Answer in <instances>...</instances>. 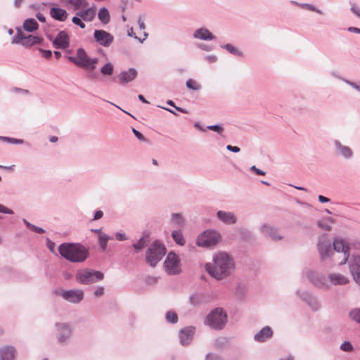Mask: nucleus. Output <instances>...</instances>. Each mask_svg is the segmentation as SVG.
I'll return each instance as SVG.
<instances>
[{"mask_svg":"<svg viewBox=\"0 0 360 360\" xmlns=\"http://www.w3.org/2000/svg\"><path fill=\"white\" fill-rule=\"evenodd\" d=\"M233 269V260L226 252H218L214 256L213 262L205 265L208 274L217 280L226 277Z\"/></svg>","mask_w":360,"mask_h":360,"instance_id":"1","label":"nucleus"},{"mask_svg":"<svg viewBox=\"0 0 360 360\" xmlns=\"http://www.w3.org/2000/svg\"><path fill=\"white\" fill-rule=\"evenodd\" d=\"M319 250L322 259L331 257L334 262L339 264H345L349 256L347 243L343 239H335L333 242V250L330 246L321 243Z\"/></svg>","mask_w":360,"mask_h":360,"instance_id":"2","label":"nucleus"},{"mask_svg":"<svg viewBox=\"0 0 360 360\" xmlns=\"http://www.w3.org/2000/svg\"><path fill=\"white\" fill-rule=\"evenodd\" d=\"M58 251L63 257L71 262H83L89 257L88 249L79 243H63Z\"/></svg>","mask_w":360,"mask_h":360,"instance_id":"3","label":"nucleus"},{"mask_svg":"<svg viewBox=\"0 0 360 360\" xmlns=\"http://www.w3.org/2000/svg\"><path fill=\"white\" fill-rule=\"evenodd\" d=\"M227 322V314L222 308H216L207 316L205 323L213 329H222Z\"/></svg>","mask_w":360,"mask_h":360,"instance_id":"4","label":"nucleus"},{"mask_svg":"<svg viewBox=\"0 0 360 360\" xmlns=\"http://www.w3.org/2000/svg\"><path fill=\"white\" fill-rule=\"evenodd\" d=\"M166 253L163 244L154 242L146 252V262L151 266H155Z\"/></svg>","mask_w":360,"mask_h":360,"instance_id":"5","label":"nucleus"},{"mask_svg":"<svg viewBox=\"0 0 360 360\" xmlns=\"http://www.w3.org/2000/svg\"><path fill=\"white\" fill-rule=\"evenodd\" d=\"M69 60L78 67L89 70H94L98 63L97 58H89L83 49L77 51L75 57H69Z\"/></svg>","mask_w":360,"mask_h":360,"instance_id":"6","label":"nucleus"},{"mask_svg":"<svg viewBox=\"0 0 360 360\" xmlns=\"http://www.w3.org/2000/svg\"><path fill=\"white\" fill-rule=\"evenodd\" d=\"M77 281L82 284H89L103 278V274L98 271L82 269L76 274Z\"/></svg>","mask_w":360,"mask_h":360,"instance_id":"7","label":"nucleus"},{"mask_svg":"<svg viewBox=\"0 0 360 360\" xmlns=\"http://www.w3.org/2000/svg\"><path fill=\"white\" fill-rule=\"evenodd\" d=\"M42 41L43 39L39 36L26 34L21 30H18L13 42L20 44L25 47H31L34 45L40 44Z\"/></svg>","mask_w":360,"mask_h":360,"instance_id":"8","label":"nucleus"},{"mask_svg":"<svg viewBox=\"0 0 360 360\" xmlns=\"http://www.w3.org/2000/svg\"><path fill=\"white\" fill-rule=\"evenodd\" d=\"M219 240V235L216 231H205L200 235L196 244L200 247L208 248L216 245Z\"/></svg>","mask_w":360,"mask_h":360,"instance_id":"9","label":"nucleus"},{"mask_svg":"<svg viewBox=\"0 0 360 360\" xmlns=\"http://www.w3.org/2000/svg\"><path fill=\"white\" fill-rule=\"evenodd\" d=\"M164 266L166 272L169 275H174L181 272L180 259L175 253L169 252L165 261Z\"/></svg>","mask_w":360,"mask_h":360,"instance_id":"10","label":"nucleus"},{"mask_svg":"<svg viewBox=\"0 0 360 360\" xmlns=\"http://www.w3.org/2000/svg\"><path fill=\"white\" fill-rule=\"evenodd\" d=\"M53 45L56 49H65L68 48L70 38L68 33L65 31H60L53 41Z\"/></svg>","mask_w":360,"mask_h":360,"instance_id":"11","label":"nucleus"},{"mask_svg":"<svg viewBox=\"0 0 360 360\" xmlns=\"http://www.w3.org/2000/svg\"><path fill=\"white\" fill-rule=\"evenodd\" d=\"M94 37L101 45L104 46H109L113 41L111 34L101 30L94 32Z\"/></svg>","mask_w":360,"mask_h":360,"instance_id":"12","label":"nucleus"},{"mask_svg":"<svg viewBox=\"0 0 360 360\" xmlns=\"http://www.w3.org/2000/svg\"><path fill=\"white\" fill-rule=\"evenodd\" d=\"M62 296L69 302L77 303L83 299L84 293L80 290H68L63 292Z\"/></svg>","mask_w":360,"mask_h":360,"instance_id":"13","label":"nucleus"},{"mask_svg":"<svg viewBox=\"0 0 360 360\" xmlns=\"http://www.w3.org/2000/svg\"><path fill=\"white\" fill-rule=\"evenodd\" d=\"M195 328L187 327L179 332V338L182 345H188L191 342L194 335Z\"/></svg>","mask_w":360,"mask_h":360,"instance_id":"14","label":"nucleus"},{"mask_svg":"<svg viewBox=\"0 0 360 360\" xmlns=\"http://www.w3.org/2000/svg\"><path fill=\"white\" fill-rule=\"evenodd\" d=\"M50 15L53 19L60 22L65 21L68 17V13L65 10L58 7L51 8Z\"/></svg>","mask_w":360,"mask_h":360,"instance_id":"15","label":"nucleus"},{"mask_svg":"<svg viewBox=\"0 0 360 360\" xmlns=\"http://www.w3.org/2000/svg\"><path fill=\"white\" fill-rule=\"evenodd\" d=\"M96 13L95 7H91L85 10L77 13V15L79 16L83 20L91 22L92 21Z\"/></svg>","mask_w":360,"mask_h":360,"instance_id":"16","label":"nucleus"},{"mask_svg":"<svg viewBox=\"0 0 360 360\" xmlns=\"http://www.w3.org/2000/svg\"><path fill=\"white\" fill-rule=\"evenodd\" d=\"M136 75V70L134 68H130L128 71L121 72L118 77L120 83L126 84L132 81Z\"/></svg>","mask_w":360,"mask_h":360,"instance_id":"17","label":"nucleus"},{"mask_svg":"<svg viewBox=\"0 0 360 360\" xmlns=\"http://www.w3.org/2000/svg\"><path fill=\"white\" fill-rule=\"evenodd\" d=\"M273 335V331L270 327L266 326L263 328L259 333H257L255 339L257 342H264L270 338Z\"/></svg>","mask_w":360,"mask_h":360,"instance_id":"18","label":"nucleus"},{"mask_svg":"<svg viewBox=\"0 0 360 360\" xmlns=\"http://www.w3.org/2000/svg\"><path fill=\"white\" fill-rule=\"evenodd\" d=\"M351 272L354 280L360 284V256L354 258L353 264L351 266Z\"/></svg>","mask_w":360,"mask_h":360,"instance_id":"19","label":"nucleus"},{"mask_svg":"<svg viewBox=\"0 0 360 360\" xmlns=\"http://www.w3.org/2000/svg\"><path fill=\"white\" fill-rule=\"evenodd\" d=\"M58 328L60 330V334L59 335V341L61 342H65L71 334V330L70 327L65 323H59L57 325Z\"/></svg>","mask_w":360,"mask_h":360,"instance_id":"20","label":"nucleus"},{"mask_svg":"<svg viewBox=\"0 0 360 360\" xmlns=\"http://www.w3.org/2000/svg\"><path fill=\"white\" fill-rule=\"evenodd\" d=\"M15 349L12 347H6L0 350V360H14Z\"/></svg>","mask_w":360,"mask_h":360,"instance_id":"21","label":"nucleus"},{"mask_svg":"<svg viewBox=\"0 0 360 360\" xmlns=\"http://www.w3.org/2000/svg\"><path fill=\"white\" fill-rule=\"evenodd\" d=\"M217 216L223 222L228 224H234L236 221V217L231 212L219 211L217 212Z\"/></svg>","mask_w":360,"mask_h":360,"instance_id":"22","label":"nucleus"},{"mask_svg":"<svg viewBox=\"0 0 360 360\" xmlns=\"http://www.w3.org/2000/svg\"><path fill=\"white\" fill-rule=\"evenodd\" d=\"M194 37L203 40H211L214 38L212 34L207 29L200 28L194 33Z\"/></svg>","mask_w":360,"mask_h":360,"instance_id":"23","label":"nucleus"},{"mask_svg":"<svg viewBox=\"0 0 360 360\" xmlns=\"http://www.w3.org/2000/svg\"><path fill=\"white\" fill-rule=\"evenodd\" d=\"M328 279L333 285H344L349 282L347 278L340 274H330L328 276Z\"/></svg>","mask_w":360,"mask_h":360,"instance_id":"24","label":"nucleus"},{"mask_svg":"<svg viewBox=\"0 0 360 360\" xmlns=\"http://www.w3.org/2000/svg\"><path fill=\"white\" fill-rule=\"evenodd\" d=\"M262 229L264 233L269 235L273 240H280L282 238L277 231L270 226L264 225Z\"/></svg>","mask_w":360,"mask_h":360,"instance_id":"25","label":"nucleus"},{"mask_svg":"<svg viewBox=\"0 0 360 360\" xmlns=\"http://www.w3.org/2000/svg\"><path fill=\"white\" fill-rule=\"evenodd\" d=\"M66 4H70L74 10H79L87 7L86 0H65Z\"/></svg>","mask_w":360,"mask_h":360,"instance_id":"26","label":"nucleus"},{"mask_svg":"<svg viewBox=\"0 0 360 360\" xmlns=\"http://www.w3.org/2000/svg\"><path fill=\"white\" fill-rule=\"evenodd\" d=\"M39 25L37 22L33 19H27L23 23V28L25 30L28 32H33L38 29Z\"/></svg>","mask_w":360,"mask_h":360,"instance_id":"27","label":"nucleus"},{"mask_svg":"<svg viewBox=\"0 0 360 360\" xmlns=\"http://www.w3.org/2000/svg\"><path fill=\"white\" fill-rule=\"evenodd\" d=\"M98 16L99 20L105 24L110 21V15L108 11L105 8H103L99 11Z\"/></svg>","mask_w":360,"mask_h":360,"instance_id":"28","label":"nucleus"},{"mask_svg":"<svg viewBox=\"0 0 360 360\" xmlns=\"http://www.w3.org/2000/svg\"><path fill=\"white\" fill-rule=\"evenodd\" d=\"M336 146L338 147L339 152L345 158H349L352 155V151L349 148L342 146L340 143L336 141Z\"/></svg>","mask_w":360,"mask_h":360,"instance_id":"29","label":"nucleus"},{"mask_svg":"<svg viewBox=\"0 0 360 360\" xmlns=\"http://www.w3.org/2000/svg\"><path fill=\"white\" fill-rule=\"evenodd\" d=\"M172 236L173 239L177 244L180 245H184L185 240L182 236V233L180 231H174L172 233Z\"/></svg>","mask_w":360,"mask_h":360,"instance_id":"30","label":"nucleus"},{"mask_svg":"<svg viewBox=\"0 0 360 360\" xmlns=\"http://www.w3.org/2000/svg\"><path fill=\"white\" fill-rule=\"evenodd\" d=\"M148 241V236H145L140 238V240L134 244V248L136 250H141L145 247L146 243Z\"/></svg>","mask_w":360,"mask_h":360,"instance_id":"31","label":"nucleus"},{"mask_svg":"<svg viewBox=\"0 0 360 360\" xmlns=\"http://www.w3.org/2000/svg\"><path fill=\"white\" fill-rule=\"evenodd\" d=\"M99 244L103 250H105L109 238L104 233H100L98 236Z\"/></svg>","mask_w":360,"mask_h":360,"instance_id":"32","label":"nucleus"},{"mask_svg":"<svg viewBox=\"0 0 360 360\" xmlns=\"http://www.w3.org/2000/svg\"><path fill=\"white\" fill-rule=\"evenodd\" d=\"M101 72L103 75H111L113 72V65L108 63H106L101 70Z\"/></svg>","mask_w":360,"mask_h":360,"instance_id":"33","label":"nucleus"},{"mask_svg":"<svg viewBox=\"0 0 360 360\" xmlns=\"http://www.w3.org/2000/svg\"><path fill=\"white\" fill-rule=\"evenodd\" d=\"M167 321L169 323H176L178 321V316L174 311H168L166 314Z\"/></svg>","mask_w":360,"mask_h":360,"instance_id":"34","label":"nucleus"},{"mask_svg":"<svg viewBox=\"0 0 360 360\" xmlns=\"http://www.w3.org/2000/svg\"><path fill=\"white\" fill-rule=\"evenodd\" d=\"M186 86L192 90H198L200 89V85L193 79H188L186 82Z\"/></svg>","mask_w":360,"mask_h":360,"instance_id":"35","label":"nucleus"},{"mask_svg":"<svg viewBox=\"0 0 360 360\" xmlns=\"http://www.w3.org/2000/svg\"><path fill=\"white\" fill-rule=\"evenodd\" d=\"M350 317L355 321L360 323V308L359 309L352 310L350 312Z\"/></svg>","mask_w":360,"mask_h":360,"instance_id":"36","label":"nucleus"},{"mask_svg":"<svg viewBox=\"0 0 360 360\" xmlns=\"http://www.w3.org/2000/svg\"><path fill=\"white\" fill-rule=\"evenodd\" d=\"M72 22L75 25L81 27L82 29L85 28V24L82 22V18L78 15L73 17L72 19Z\"/></svg>","mask_w":360,"mask_h":360,"instance_id":"37","label":"nucleus"},{"mask_svg":"<svg viewBox=\"0 0 360 360\" xmlns=\"http://www.w3.org/2000/svg\"><path fill=\"white\" fill-rule=\"evenodd\" d=\"M172 221L177 225H181L184 220L181 215H179L178 214H175L173 215Z\"/></svg>","mask_w":360,"mask_h":360,"instance_id":"38","label":"nucleus"},{"mask_svg":"<svg viewBox=\"0 0 360 360\" xmlns=\"http://www.w3.org/2000/svg\"><path fill=\"white\" fill-rule=\"evenodd\" d=\"M25 224H27V227L30 228V229H32L33 231H34L35 232L37 233H44V230L41 228H39V227H37L35 226L34 225H32L31 224L28 223L27 221L25 220Z\"/></svg>","mask_w":360,"mask_h":360,"instance_id":"39","label":"nucleus"},{"mask_svg":"<svg viewBox=\"0 0 360 360\" xmlns=\"http://www.w3.org/2000/svg\"><path fill=\"white\" fill-rule=\"evenodd\" d=\"M352 345L348 342H345L341 345V349L346 352L352 351Z\"/></svg>","mask_w":360,"mask_h":360,"instance_id":"40","label":"nucleus"},{"mask_svg":"<svg viewBox=\"0 0 360 360\" xmlns=\"http://www.w3.org/2000/svg\"><path fill=\"white\" fill-rule=\"evenodd\" d=\"M207 129H209L210 130L214 131H217L219 134H221L223 131V128L219 125L208 126Z\"/></svg>","mask_w":360,"mask_h":360,"instance_id":"41","label":"nucleus"},{"mask_svg":"<svg viewBox=\"0 0 360 360\" xmlns=\"http://www.w3.org/2000/svg\"><path fill=\"white\" fill-rule=\"evenodd\" d=\"M39 51L41 53L42 56L47 59L50 58L52 55V52L49 50H44L40 49Z\"/></svg>","mask_w":360,"mask_h":360,"instance_id":"42","label":"nucleus"},{"mask_svg":"<svg viewBox=\"0 0 360 360\" xmlns=\"http://www.w3.org/2000/svg\"><path fill=\"white\" fill-rule=\"evenodd\" d=\"M132 131L134 133V134L136 136V137L139 139L140 141H146V139L145 137L142 135L141 133H140L139 131H137L136 129H132Z\"/></svg>","mask_w":360,"mask_h":360,"instance_id":"43","label":"nucleus"},{"mask_svg":"<svg viewBox=\"0 0 360 360\" xmlns=\"http://www.w3.org/2000/svg\"><path fill=\"white\" fill-rule=\"evenodd\" d=\"M0 212L10 214L13 213V212L11 210L6 207L5 206H4L1 204H0Z\"/></svg>","mask_w":360,"mask_h":360,"instance_id":"44","label":"nucleus"},{"mask_svg":"<svg viewBox=\"0 0 360 360\" xmlns=\"http://www.w3.org/2000/svg\"><path fill=\"white\" fill-rule=\"evenodd\" d=\"M319 226H321L323 229L326 231H330L331 229V226L330 224L326 223V221H322L319 224Z\"/></svg>","mask_w":360,"mask_h":360,"instance_id":"45","label":"nucleus"},{"mask_svg":"<svg viewBox=\"0 0 360 360\" xmlns=\"http://www.w3.org/2000/svg\"><path fill=\"white\" fill-rule=\"evenodd\" d=\"M226 148H227V150L234 152V153H238L240 151V148L238 146H232L231 145H228L226 146Z\"/></svg>","mask_w":360,"mask_h":360,"instance_id":"46","label":"nucleus"},{"mask_svg":"<svg viewBox=\"0 0 360 360\" xmlns=\"http://www.w3.org/2000/svg\"><path fill=\"white\" fill-rule=\"evenodd\" d=\"M103 215V212L101 210H98L95 212L94 220H98L101 219Z\"/></svg>","mask_w":360,"mask_h":360,"instance_id":"47","label":"nucleus"},{"mask_svg":"<svg viewBox=\"0 0 360 360\" xmlns=\"http://www.w3.org/2000/svg\"><path fill=\"white\" fill-rule=\"evenodd\" d=\"M104 289L102 287H100L96 290L94 292V295L96 297L101 296L103 294Z\"/></svg>","mask_w":360,"mask_h":360,"instance_id":"48","label":"nucleus"},{"mask_svg":"<svg viewBox=\"0 0 360 360\" xmlns=\"http://www.w3.org/2000/svg\"><path fill=\"white\" fill-rule=\"evenodd\" d=\"M115 237L118 240H124L127 239L124 233H117Z\"/></svg>","mask_w":360,"mask_h":360,"instance_id":"49","label":"nucleus"},{"mask_svg":"<svg viewBox=\"0 0 360 360\" xmlns=\"http://www.w3.org/2000/svg\"><path fill=\"white\" fill-rule=\"evenodd\" d=\"M138 24H139V28L141 30H145V28H146L145 23H144L143 20L141 19V18H139Z\"/></svg>","mask_w":360,"mask_h":360,"instance_id":"50","label":"nucleus"},{"mask_svg":"<svg viewBox=\"0 0 360 360\" xmlns=\"http://www.w3.org/2000/svg\"><path fill=\"white\" fill-rule=\"evenodd\" d=\"M226 49L231 53H235L236 52V49L233 46H231V44H227L226 45Z\"/></svg>","mask_w":360,"mask_h":360,"instance_id":"51","label":"nucleus"},{"mask_svg":"<svg viewBox=\"0 0 360 360\" xmlns=\"http://www.w3.org/2000/svg\"><path fill=\"white\" fill-rule=\"evenodd\" d=\"M351 9L354 14L360 18V9L356 6H352Z\"/></svg>","mask_w":360,"mask_h":360,"instance_id":"52","label":"nucleus"},{"mask_svg":"<svg viewBox=\"0 0 360 360\" xmlns=\"http://www.w3.org/2000/svg\"><path fill=\"white\" fill-rule=\"evenodd\" d=\"M319 200L321 202H323H323H329V200H329V198H326V197H325V196H323V195H319Z\"/></svg>","mask_w":360,"mask_h":360,"instance_id":"53","label":"nucleus"},{"mask_svg":"<svg viewBox=\"0 0 360 360\" xmlns=\"http://www.w3.org/2000/svg\"><path fill=\"white\" fill-rule=\"evenodd\" d=\"M37 18L39 19V20H40L41 22H45L46 19H45V17L39 13L38 15H37Z\"/></svg>","mask_w":360,"mask_h":360,"instance_id":"54","label":"nucleus"},{"mask_svg":"<svg viewBox=\"0 0 360 360\" xmlns=\"http://www.w3.org/2000/svg\"><path fill=\"white\" fill-rule=\"evenodd\" d=\"M349 31L360 33V29L357 27H349Z\"/></svg>","mask_w":360,"mask_h":360,"instance_id":"55","label":"nucleus"},{"mask_svg":"<svg viewBox=\"0 0 360 360\" xmlns=\"http://www.w3.org/2000/svg\"><path fill=\"white\" fill-rule=\"evenodd\" d=\"M139 98L143 103H148V102L146 100L143 95H139Z\"/></svg>","mask_w":360,"mask_h":360,"instance_id":"56","label":"nucleus"},{"mask_svg":"<svg viewBox=\"0 0 360 360\" xmlns=\"http://www.w3.org/2000/svg\"><path fill=\"white\" fill-rule=\"evenodd\" d=\"M57 141H58V137H56V136H51V137L50 138V141H51V143H55V142H56Z\"/></svg>","mask_w":360,"mask_h":360,"instance_id":"57","label":"nucleus"},{"mask_svg":"<svg viewBox=\"0 0 360 360\" xmlns=\"http://www.w3.org/2000/svg\"><path fill=\"white\" fill-rule=\"evenodd\" d=\"M256 174L259 175H264L265 172L258 169H256Z\"/></svg>","mask_w":360,"mask_h":360,"instance_id":"58","label":"nucleus"},{"mask_svg":"<svg viewBox=\"0 0 360 360\" xmlns=\"http://www.w3.org/2000/svg\"><path fill=\"white\" fill-rule=\"evenodd\" d=\"M54 55L57 58H60L61 57V53L59 51H55Z\"/></svg>","mask_w":360,"mask_h":360,"instance_id":"59","label":"nucleus"},{"mask_svg":"<svg viewBox=\"0 0 360 360\" xmlns=\"http://www.w3.org/2000/svg\"><path fill=\"white\" fill-rule=\"evenodd\" d=\"M210 62H214L216 60L215 56H210L207 58Z\"/></svg>","mask_w":360,"mask_h":360,"instance_id":"60","label":"nucleus"},{"mask_svg":"<svg viewBox=\"0 0 360 360\" xmlns=\"http://www.w3.org/2000/svg\"><path fill=\"white\" fill-rule=\"evenodd\" d=\"M320 287H328V284L326 283H322L319 285Z\"/></svg>","mask_w":360,"mask_h":360,"instance_id":"61","label":"nucleus"},{"mask_svg":"<svg viewBox=\"0 0 360 360\" xmlns=\"http://www.w3.org/2000/svg\"><path fill=\"white\" fill-rule=\"evenodd\" d=\"M153 164L155 165H158V161L155 159H153Z\"/></svg>","mask_w":360,"mask_h":360,"instance_id":"62","label":"nucleus"},{"mask_svg":"<svg viewBox=\"0 0 360 360\" xmlns=\"http://www.w3.org/2000/svg\"><path fill=\"white\" fill-rule=\"evenodd\" d=\"M22 1V0H15V4L18 6Z\"/></svg>","mask_w":360,"mask_h":360,"instance_id":"63","label":"nucleus"},{"mask_svg":"<svg viewBox=\"0 0 360 360\" xmlns=\"http://www.w3.org/2000/svg\"><path fill=\"white\" fill-rule=\"evenodd\" d=\"M207 360H213L212 359V356L211 355H208L207 358Z\"/></svg>","mask_w":360,"mask_h":360,"instance_id":"64","label":"nucleus"}]
</instances>
